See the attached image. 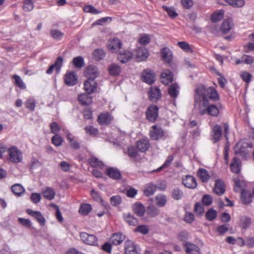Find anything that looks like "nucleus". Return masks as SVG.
Returning <instances> with one entry per match:
<instances>
[{
	"label": "nucleus",
	"instance_id": "obj_1",
	"mask_svg": "<svg viewBox=\"0 0 254 254\" xmlns=\"http://www.w3.org/2000/svg\"><path fill=\"white\" fill-rule=\"evenodd\" d=\"M208 98L214 100L218 99V94L216 90L212 87L206 88L203 85L198 86L195 89L194 105L201 115L207 113L210 104Z\"/></svg>",
	"mask_w": 254,
	"mask_h": 254
},
{
	"label": "nucleus",
	"instance_id": "obj_2",
	"mask_svg": "<svg viewBox=\"0 0 254 254\" xmlns=\"http://www.w3.org/2000/svg\"><path fill=\"white\" fill-rule=\"evenodd\" d=\"M252 148L253 144L245 139L240 140L234 146V150L235 154H240L242 157H247L248 154L247 148Z\"/></svg>",
	"mask_w": 254,
	"mask_h": 254
},
{
	"label": "nucleus",
	"instance_id": "obj_3",
	"mask_svg": "<svg viewBox=\"0 0 254 254\" xmlns=\"http://www.w3.org/2000/svg\"><path fill=\"white\" fill-rule=\"evenodd\" d=\"M8 153V161L12 163H20L22 160V154L21 151L17 147L12 146L7 149Z\"/></svg>",
	"mask_w": 254,
	"mask_h": 254
},
{
	"label": "nucleus",
	"instance_id": "obj_4",
	"mask_svg": "<svg viewBox=\"0 0 254 254\" xmlns=\"http://www.w3.org/2000/svg\"><path fill=\"white\" fill-rule=\"evenodd\" d=\"M80 237L82 241L90 246H97L98 245V240L96 236L89 234L86 232H81Z\"/></svg>",
	"mask_w": 254,
	"mask_h": 254
},
{
	"label": "nucleus",
	"instance_id": "obj_5",
	"mask_svg": "<svg viewBox=\"0 0 254 254\" xmlns=\"http://www.w3.org/2000/svg\"><path fill=\"white\" fill-rule=\"evenodd\" d=\"M84 74L87 79L94 80L99 75V71L97 66L91 65L86 67Z\"/></svg>",
	"mask_w": 254,
	"mask_h": 254
},
{
	"label": "nucleus",
	"instance_id": "obj_6",
	"mask_svg": "<svg viewBox=\"0 0 254 254\" xmlns=\"http://www.w3.org/2000/svg\"><path fill=\"white\" fill-rule=\"evenodd\" d=\"M147 119L151 122H154L158 115V108L157 106L150 105L146 112Z\"/></svg>",
	"mask_w": 254,
	"mask_h": 254
},
{
	"label": "nucleus",
	"instance_id": "obj_7",
	"mask_svg": "<svg viewBox=\"0 0 254 254\" xmlns=\"http://www.w3.org/2000/svg\"><path fill=\"white\" fill-rule=\"evenodd\" d=\"M149 134L152 140H156L163 137L164 131L161 127L154 125L150 129Z\"/></svg>",
	"mask_w": 254,
	"mask_h": 254
},
{
	"label": "nucleus",
	"instance_id": "obj_8",
	"mask_svg": "<svg viewBox=\"0 0 254 254\" xmlns=\"http://www.w3.org/2000/svg\"><path fill=\"white\" fill-rule=\"evenodd\" d=\"M108 48L112 53L117 52L122 47V42L118 38H113L108 41Z\"/></svg>",
	"mask_w": 254,
	"mask_h": 254
},
{
	"label": "nucleus",
	"instance_id": "obj_9",
	"mask_svg": "<svg viewBox=\"0 0 254 254\" xmlns=\"http://www.w3.org/2000/svg\"><path fill=\"white\" fill-rule=\"evenodd\" d=\"M226 190V187L224 182L221 180H216L213 192L218 195H222Z\"/></svg>",
	"mask_w": 254,
	"mask_h": 254
},
{
	"label": "nucleus",
	"instance_id": "obj_10",
	"mask_svg": "<svg viewBox=\"0 0 254 254\" xmlns=\"http://www.w3.org/2000/svg\"><path fill=\"white\" fill-rule=\"evenodd\" d=\"M134 54L136 56V60L140 62L145 60L148 58L149 52L144 47H140L136 49Z\"/></svg>",
	"mask_w": 254,
	"mask_h": 254
},
{
	"label": "nucleus",
	"instance_id": "obj_11",
	"mask_svg": "<svg viewBox=\"0 0 254 254\" xmlns=\"http://www.w3.org/2000/svg\"><path fill=\"white\" fill-rule=\"evenodd\" d=\"M183 246L186 252L188 254H201L199 248L195 244L186 242Z\"/></svg>",
	"mask_w": 254,
	"mask_h": 254
},
{
	"label": "nucleus",
	"instance_id": "obj_12",
	"mask_svg": "<svg viewBox=\"0 0 254 254\" xmlns=\"http://www.w3.org/2000/svg\"><path fill=\"white\" fill-rule=\"evenodd\" d=\"M65 83L68 86H73L77 83V78L75 72L68 71L64 75Z\"/></svg>",
	"mask_w": 254,
	"mask_h": 254
},
{
	"label": "nucleus",
	"instance_id": "obj_13",
	"mask_svg": "<svg viewBox=\"0 0 254 254\" xmlns=\"http://www.w3.org/2000/svg\"><path fill=\"white\" fill-rule=\"evenodd\" d=\"M212 138L213 143L219 141L222 136V128L218 125H215L212 129Z\"/></svg>",
	"mask_w": 254,
	"mask_h": 254
},
{
	"label": "nucleus",
	"instance_id": "obj_14",
	"mask_svg": "<svg viewBox=\"0 0 254 254\" xmlns=\"http://www.w3.org/2000/svg\"><path fill=\"white\" fill-rule=\"evenodd\" d=\"M150 144L148 138H142L136 142L137 149L141 152H145L150 148Z\"/></svg>",
	"mask_w": 254,
	"mask_h": 254
},
{
	"label": "nucleus",
	"instance_id": "obj_15",
	"mask_svg": "<svg viewBox=\"0 0 254 254\" xmlns=\"http://www.w3.org/2000/svg\"><path fill=\"white\" fill-rule=\"evenodd\" d=\"M150 100L152 102L158 100L161 96V93L160 89L157 87H151L148 93Z\"/></svg>",
	"mask_w": 254,
	"mask_h": 254
},
{
	"label": "nucleus",
	"instance_id": "obj_16",
	"mask_svg": "<svg viewBox=\"0 0 254 254\" xmlns=\"http://www.w3.org/2000/svg\"><path fill=\"white\" fill-rule=\"evenodd\" d=\"M26 212L31 216L34 217L41 226L45 224V219L41 213L38 211H33L30 209H27Z\"/></svg>",
	"mask_w": 254,
	"mask_h": 254
},
{
	"label": "nucleus",
	"instance_id": "obj_17",
	"mask_svg": "<svg viewBox=\"0 0 254 254\" xmlns=\"http://www.w3.org/2000/svg\"><path fill=\"white\" fill-rule=\"evenodd\" d=\"M183 185L188 188L194 189L197 186L196 181L190 175H187L182 180Z\"/></svg>",
	"mask_w": 254,
	"mask_h": 254
},
{
	"label": "nucleus",
	"instance_id": "obj_18",
	"mask_svg": "<svg viewBox=\"0 0 254 254\" xmlns=\"http://www.w3.org/2000/svg\"><path fill=\"white\" fill-rule=\"evenodd\" d=\"M142 79L149 84H152L155 80L154 73L149 69L144 70L142 75Z\"/></svg>",
	"mask_w": 254,
	"mask_h": 254
},
{
	"label": "nucleus",
	"instance_id": "obj_19",
	"mask_svg": "<svg viewBox=\"0 0 254 254\" xmlns=\"http://www.w3.org/2000/svg\"><path fill=\"white\" fill-rule=\"evenodd\" d=\"M97 83L94 80L87 79L84 84V89L87 94L94 93L97 88Z\"/></svg>",
	"mask_w": 254,
	"mask_h": 254
},
{
	"label": "nucleus",
	"instance_id": "obj_20",
	"mask_svg": "<svg viewBox=\"0 0 254 254\" xmlns=\"http://www.w3.org/2000/svg\"><path fill=\"white\" fill-rule=\"evenodd\" d=\"M126 254H138L136 246L131 240H127L125 243Z\"/></svg>",
	"mask_w": 254,
	"mask_h": 254
},
{
	"label": "nucleus",
	"instance_id": "obj_21",
	"mask_svg": "<svg viewBox=\"0 0 254 254\" xmlns=\"http://www.w3.org/2000/svg\"><path fill=\"white\" fill-rule=\"evenodd\" d=\"M63 58L59 57H58L54 64L51 65L50 67L47 70L46 73L47 74H51L53 70L56 69L57 72H59L60 71V69L63 64Z\"/></svg>",
	"mask_w": 254,
	"mask_h": 254
},
{
	"label": "nucleus",
	"instance_id": "obj_22",
	"mask_svg": "<svg viewBox=\"0 0 254 254\" xmlns=\"http://www.w3.org/2000/svg\"><path fill=\"white\" fill-rule=\"evenodd\" d=\"M106 173L110 178L114 180H118L121 177L120 171L116 168L110 167L107 169Z\"/></svg>",
	"mask_w": 254,
	"mask_h": 254
},
{
	"label": "nucleus",
	"instance_id": "obj_23",
	"mask_svg": "<svg viewBox=\"0 0 254 254\" xmlns=\"http://www.w3.org/2000/svg\"><path fill=\"white\" fill-rule=\"evenodd\" d=\"M161 82L165 85H167L173 81V75L169 70H164L161 75Z\"/></svg>",
	"mask_w": 254,
	"mask_h": 254
},
{
	"label": "nucleus",
	"instance_id": "obj_24",
	"mask_svg": "<svg viewBox=\"0 0 254 254\" xmlns=\"http://www.w3.org/2000/svg\"><path fill=\"white\" fill-rule=\"evenodd\" d=\"M132 56V53L128 51L121 52L118 56V60L123 64L129 62Z\"/></svg>",
	"mask_w": 254,
	"mask_h": 254
},
{
	"label": "nucleus",
	"instance_id": "obj_25",
	"mask_svg": "<svg viewBox=\"0 0 254 254\" xmlns=\"http://www.w3.org/2000/svg\"><path fill=\"white\" fill-rule=\"evenodd\" d=\"M230 168L233 173L239 174L241 170V162L240 160L236 157H234L231 164Z\"/></svg>",
	"mask_w": 254,
	"mask_h": 254
},
{
	"label": "nucleus",
	"instance_id": "obj_26",
	"mask_svg": "<svg viewBox=\"0 0 254 254\" xmlns=\"http://www.w3.org/2000/svg\"><path fill=\"white\" fill-rule=\"evenodd\" d=\"M234 24L231 18H228L223 21L221 26V30L224 33H228L233 27Z\"/></svg>",
	"mask_w": 254,
	"mask_h": 254
},
{
	"label": "nucleus",
	"instance_id": "obj_27",
	"mask_svg": "<svg viewBox=\"0 0 254 254\" xmlns=\"http://www.w3.org/2000/svg\"><path fill=\"white\" fill-rule=\"evenodd\" d=\"M125 239V236L121 233L114 234L110 238V242L113 245H118Z\"/></svg>",
	"mask_w": 254,
	"mask_h": 254
},
{
	"label": "nucleus",
	"instance_id": "obj_28",
	"mask_svg": "<svg viewBox=\"0 0 254 254\" xmlns=\"http://www.w3.org/2000/svg\"><path fill=\"white\" fill-rule=\"evenodd\" d=\"M42 193L43 196L49 200L53 199L56 194L55 190L51 187H47L43 189Z\"/></svg>",
	"mask_w": 254,
	"mask_h": 254
},
{
	"label": "nucleus",
	"instance_id": "obj_29",
	"mask_svg": "<svg viewBox=\"0 0 254 254\" xmlns=\"http://www.w3.org/2000/svg\"><path fill=\"white\" fill-rule=\"evenodd\" d=\"M161 57L166 63H169L172 61V52L168 48H164L161 51Z\"/></svg>",
	"mask_w": 254,
	"mask_h": 254
},
{
	"label": "nucleus",
	"instance_id": "obj_30",
	"mask_svg": "<svg viewBox=\"0 0 254 254\" xmlns=\"http://www.w3.org/2000/svg\"><path fill=\"white\" fill-rule=\"evenodd\" d=\"M180 87L176 83L173 84L168 88V93L174 99L178 97Z\"/></svg>",
	"mask_w": 254,
	"mask_h": 254
},
{
	"label": "nucleus",
	"instance_id": "obj_31",
	"mask_svg": "<svg viewBox=\"0 0 254 254\" xmlns=\"http://www.w3.org/2000/svg\"><path fill=\"white\" fill-rule=\"evenodd\" d=\"M132 210L134 213L138 216H142L145 212L144 206L140 203H134L132 205Z\"/></svg>",
	"mask_w": 254,
	"mask_h": 254
},
{
	"label": "nucleus",
	"instance_id": "obj_32",
	"mask_svg": "<svg viewBox=\"0 0 254 254\" xmlns=\"http://www.w3.org/2000/svg\"><path fill=\"white\" fill-rule=\"evenodd\" d=\"M78 100L81 104L88 105L92 102V97L87 93L86 94H81L78 96Z\"/></svg>",
	"mask_w": 254,
	"mask_h": 254
},
{
	"label": "nucleus",
	"instance_id": "obj_33",
	"mask_svg": "<svg viewBox=\"0 0 254 254\" xmlns=\"http://www.w3.org/2000/svg\"><path fill=\"white\" fill-rule=\"evenodd\" d=\"M112 121V117L108 113L101 114L99 115L98 119V123L102 125H107Z\"/></svg>",
	"mask_w": 254,
	"mask_h": 254
},
{
	"label": "nucleus",
	"instance_id": "obj_34",
	"mask_svg": "<svg viewBox=\"0 0 254 254\" xmlns=\"http://www.w3.org/2000/svg\"><path fill=\"white\" fill-rule=\"evenodd\" d=\"M241 199L245 204L250 203L252 200V196L251 192L247 190H243L241 191Z\"/></svg>",
	"mask_w": 254,
	"mask_h": 254
},
{
	"label": "nucleus",
	"instance_id": "obj_35",
	"mask_svg": "<svg viewBox=\"0 0 254 254\" xmlns=\"http://www.w3.org/2000/svg\"><path fill=\"white\" fill-rule=\"evenodd\" d=\"M124 218L129 225L136 226L138 223V220L131 213L124 214Z\"/></svg>",
	"mask_w": 254,
	"mask_h": 254
},
{
	"label": "nucleus",
	"instance_id": "obj_36",
	"mask_svg": "<svg viewBox=\"0 0 254 254\" xmlns=\"http://www.w3.org/2000/svg\"><path fill=\"white\" fill-rule=\"evenodd\" d=\"M157 189V186L153 183L148 184L144 189V193L146 196H150L154 193Z\"/></svg>",
	"mask_w": 254,
	"mask_h": 254
},
{
	"label": "nucleus",
	"instance_id": "obj_37",
	"mask_svg": "<svg viewBox=\"0 0 254 254\" xmlns=\"http://www.w3.org/2000/svg\"><path fill=\"white\" fill-rule=\"evenodd\" d=\"M12 191L17 196H20L25 191L23 187L20 184H15L11 187Z\"/></svg>",
	"mask_w": 254,
	"mask_h": 254
},
{
	"label": "nucleus",
	"instance_id": "obj_38",
	"mask_svg": "<svg viewBox=\"0 0 254 254\" xmlns=\"http://www.w3.org/2000/svg\"><path fill=\"white\" fill-rule=\"evenodd\" d=\"M246 186V183L245 181L240 180L239 179L235 180V186H234V191L235 192L242 191L243 190H246L245 187Z\"/></svg>",
	"mask_w": 254,
	"mask_h": 254
},
{
	"label": "nucleus",
	"instance_id": "obj_39",
	"mask_svg": "<svg viewBox=\"0 0 254 254\" xmlns=\"http://www.w3.org/2000/svg\"><path fill=\"white\" fill-rule=\"evenodd\" d=\"M197 175L203 182H207L210 178L208 172L203 168H200L198 170Z\"/></svg>",
	"mask_w": 254,
	"mask_h": 254
},
{
	"label": "nucleus",
	"instance_id": "obj_40",
	"mask_svg": "<svg viewBox=\"0 0 254 254\" xmlns=\"http://www.w3.org/2000/svg\"><path fill=\"white\" fill-rule=\"evenodd\" d=\"M108 70L111 75L116 76L120 74L121 71V67L117 64H112L109 66Z\"/></svg>",
	"mask_w": 254,
	"mask_h": 254
},
{
	"label": "nucleus",
	"instance_id": "obj_41",
	"mask_svg": "<svg viewBox=\"0 0 254 254\" xmlns=\"http://www.w3.org/2000/svg\"><path fill=\"white\" fill-rule=\"evenodd\" d=\"M251 219L250 217L243 216L240 219V226L244 229H248L251 225Z\"/></svg>",
	"mask_w": 254,
	"mask_h": 254
},
{
	"label": "nucleus",
	"instance_id": "obj_42",
	"mask_svg": "<svg viewBox=\"0 0 254 254\" xmlns=\"http://www.w3.org/2000/svg\"><path fill=\"white\" fill-rule=\"evenodd\" d=\"M106 53L102 49H97L93 53V57L95 61H99L105 57Z\"/></svg>",
	"mask_w": 254,
	"mask_h": 254
},
{
	"label": "nucleus",
	"instance_id": "obj_43",
	"mask_svg": "<svg viewBox=\"0 0 254 254\" xmlns=\"http://www.w3.org/2000/svg\"><path fill=\"white\" fill-rule=\"evenodd\" d=\"M224 11L223 10H219L214 12L211 16V20L213 22H217L221 20L224 16Z\"/></svg>",
	"mask_w": 254,
	"mask_h": 254
},
{
	"label": "nucleus",
	"instance_id": "obj_44",
	"mask_svg": "<svg viewBox=\"0 0 254 254\" xmlns=\"http://www.w3.org/2000/svg\"><path fill=\"white\" fill-rule=\"evenodd\" d=\"M51 37L56 40H61L64 37V34L57 29H52L50 31Z\"/></svg>",
	"mask_w": 254,
	"mask_h": 254
},
{
	"label": "nucleus",
	"instance_id": "obj_45",
	"mask_svg": "<svg viewBox=\"0 0 254 254\" xmlns=\"http://www.w3.org/2000/svg\"><path fill=\"white\" fill-rule=\"evenodd\" d=\"M88 162L91 166L93 167H99L102 168L103 166V163L100 161L98 158L92 156L88 159Z\"/></svg>",
	"mask_w": 254,
	"mask_h": 254
},
{
	"label": "nucleus",
	"instance_id": "obj_46",
	"mask_svg": "<svg viewBox=\"0 0 254 254\" xmlns=\"http://www.w3.org/2000/svg\"><path fill=\"white\" fill-rule=\"evenodd\" d=\"M219 109L216 106L209 104L206 113L212 116L217 117L219 115Z\"/></svg>",
	"mask_w": 254,
	"mask_h": 254
},
{
	"label": "nucleus",
	"instance_id": "obj_47",
	"mask_svg": "<svg viewBox=\"0 0 254 254\" xmlns=\"http://www.w3.org/2000/svg\"><path fill=\"white\" fill-rule=\"evenodd\" d=\"M162 8L172 18H175L178 15V14L176 12L175 8L173 7H167V6L163 5Z\"/></svg>",
	"mask_w": 254,
	"mask_h": 254
},
{
	"label": "nucleus",
	"instance_id": "obj_48",
	"mask_svg": "<svg viewBox=\"0 0 254 254\" xmlns=\"http://www.w3.org/2000/svg\"><path fill=\"white\" fill-rule=\"evenodd\" d=\"M33 0H25L23 2V9L26 11H30L34 8Z\"/></svg>",
	"mask_w": 254,
	"mask_h": 254
},
{
	"label": "nucleus",
	"instance_id": "obj_49",
	"mask_svg": "<svg viewBox=\"0 0 254 254\" xmlns=\"http://www.w3.org/2000/svg\"><path fill=\"white\" fill-rule=\"evenodd\" d=\"M225 1L236 7H241L245 4L244 0H225Z\"/></svg>",
	"mask_w": 254,
	"mask_h": 254
},
{
	"label": "nucleus",
	"instance_id": "obj_50",
	"mask_svg": "<svg viewBox=\"0 0 254 254\" xmlns=\"http://www.w3.org/2000/svg\"><path fill=\"white\" fill-rule=\"evenodd\" d=\"M156 204L159 207L164 206L167 202L166 196L163 194H158L156 197Z\"/></svg>",
	"mask_w": 254,
	"mask_h": 254
},
{
	"label": "nucleus",
	"instance_id": "obj_51",
	"mask_svg": "<svg viewBox=\"0 0 254 254\" xmlns=\"http://www.w3.org/2000/svg\"><path fill=\"white\" fill-rule=\"evenodd\" d=\"M183 196V191L178 187H175L172 190V197L176 200L180 199Z\"/></svg>",
	"mask_w": 254,
	"mask_h": 254
},
{
	"label": "nucleus",
	"instance_id": "obj_52",
	"mask_svg": "<svg viewBox=\"0 0 254 254\" xmlns=\"http://www.w3.org/2000/svg\"><path fill=\"white\" fill-rule=\"evenodd\" d=\"M72 63L74 65L78 68L82 67L84 64L83 58L80 56L73 58Z\"/></svg>",
	"mask_w": 254,
	"mask_h": 254
},
{
	"label": "nucleus",
	"instance_id": "obj_53",
	"mask_svg": "<svg viewBox=\"0 0 254 254\" xmlns=\"http://www.w3.org/2000/svg\"><path fill=\"white\" fill-rule=\"evenodd\" d=\"M217 215V211L213 208L209 209L205 214L206 219L209 221H213L216 218Z\"/></svg>",
	"mask_w": 254,
	"mask_h": 254
},
{
	"label": "nucleus",
	"instance_id": "obj_54",
	"mask_svg": "<svg viewBox=\"0 0 254 254\" xmlns=\"http://www.w3.org/2000/svg\"><path fill=\"white\" fill-rule=\"evenodd\" d=\"M13 78L15 81L14 83L17 87L22 89H24L26 88V85L25 83L23 82V80L19 76L17 75H13Z\"/></svg>",
	"mask_w": 254,
	"mask_h": 254
},
{
	"label": "nucleus",
	"instance_id": "obj_55",
	"mask_svg": "<svg viewBox=\"0 0 254 254\" xmlns=\"http://www.w3.org/2000/svg\"><path fill=\"white\" fill-rule=\"evenodd\" d=\"M91 208V206L90 204H83L81 205L79 212L83 215H86L90 212Z\"/></svg>",
	"mask_w": 254,
	"mask_h": 254
},
{
	"label": "nucleus",
	"instance_id": "obj_56",
	"mask_svg": "<svg viewBox=\"0 0 254 254\" xmlns=\"http://www.w3.org/2000/svg\"><path fill=\"white\" fill-rule=\"evenodd\" d=\"M174 157L172 155L168 156L164 163L157 170H154V172H159L165 168H167L170 165Z\"/></svg>",
	"mask_w": 254,
	"mask_h": 254
},
{
	"label": "nucleus",
	"instance_id": "obj_57",
	"mask_svg": "<svg viewBox=\"0 0 254 254\" xmlns=\"http://www.w3.org/2000/svg\"><path fill=\"white\" fill-rule=\"evenodd\" d=\"M84 11L85 12L90 13L93 14H98L101 13V11L97 9L92 5H87L84 7Z\"/></svg>",
	"mask_w": 254,
	"mask_h": 254
},
{
	"label": "nucleus",
	"instance_id": "obj_58",
	"mask_svg": "<svg viewBox=\"0 0 254 254\" xmlns=\"http://www.w3.org/2000/svg\"><path fill=\"white\" fill-rule=\"evenodd\" d=\"M63 142V138L59 134H56L52 137V142L56 146H61Z\"/></svg>",
	"mask_w": 254,
	"mask_h": 254
},
{
	"label": "nucleus",
	"instance_id": "obj_59",
	"mask_svg": "<svg viewBox=\"0 0 254 254\" xmlns=\"http://www.w3.org/2000/svg\"><path fill=\"white\" fill-rule=\"evenodd\" d=\"M178 46L187 52H192V49L190 45L185 41L179 42L178 43Z\"/></svg>",
	"mask_w": 254,
	"mask_h": 254
},
{
	"label": "nucleus",
	"instance_id": "obj_60",
	"mask_svg": "<svg viewBox=\"0 0 254 254\" xmlns=\"http://www.w3.org/2000/svg\"><path fill=\"white\" fill-rule=\"evenodd\" d=\"M110 202L112 205L117 206L121 203L122 198L119 195L113 196L110 198Z\"/></svg>",
	"mask_w": 254,
	"mask_h": 254
},
{
	"label": "nucleus",
	"instance_id": "obj_61",
	"mask_svg": "<svg viewBox=\"0 0 254 254\" xmlns=\"http://www.w3.org/2000/svg\"><path fill=\"white\" fill-rule=\"evenodd\" d=\"M41 195L39 193H32L30 196L31 201L34 204L38 203L41 201Z\"/></svg>",
	"mask_w": 254,
	"mask_h": 254
},
{
	"label": "nucleus",
	"instance_id": "obj_62",
	"mask_svg": "<svg viewBox=\"0 0 254 254\" xmlns=\"http://www.w3.org/2000/svg\"><path fill=\"white\" fill-rule=\"evenodd\" d=\"M228 230L229 226L227 224L219 225L216 228V231L219 235H223L226 233Z\"/></svg>",
	"mask_w": 254,
	"mask_h": 254
},
{
	"label": "nucleus",
	"instance_id": "obj_63",
	"mask_svg": "<svg viewBox=\"0 0 254 254\" xmlns=\"http://www.w3.org/2000/svg\"><path fill=\"white\" fill-rule=\"evenodd\" d=\"M128 156L131 158H134L138 155V152L133 146H129L127 149Z\"/></svg>",
	"mask_w": 254,
	"mask_h": 254
},
{
	"label": "nucleus",
	"instance_id": "obj_64",
	"mask_svg": "<svg viewBox=\"0 0 254 254\" xmlns=\"http://www.w3.org/2000/svg\"><path fill=\"white\" fill-rule=\"evenodd\" d=\"M85 131L87 133L91 135H95L98 132L97 128L91 126H87L85 127Z\"/></svg>",
	"mask_w": 254,
	"mask_h": 254
}]
</instances>
